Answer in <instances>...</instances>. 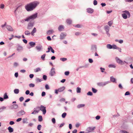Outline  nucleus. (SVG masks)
<instances>
[{
    "mask_svg": "<svg viewBox=\"0 0 133 133\" xmlns=\"http://www.w3.org/2000/svg\"><path fill=\"white\" fill-rule=\"evenodd\" d=\"M39 4L38 2H33L27 4L25 6V8L28 11H31L35 9Z\"/></svg>",
    "mask_w": 133,
    "mask_h": 133,
    "instance_id": "nucleus-1",
    "label": "nucleus"
},
{
    "mask_svg": "<svg viewBox=\"0 0 133 133\" xmlns=\"http://www.w3.org/2000/svg\"><path fill=\"white\" fill-rule=\"evenodd\" d=\"M37 13H36L35 14L28 17L24 19L25 21L28 22L31 20H34L37 17Z\"/></svg>",
    "mask_w": 133,
    "mask_h": 133,
    "instance_id": "nucleus-2",
    "label": "nucleus"
},
{
    "mask_svg": "<svg viewBox=\"0 0 133 133\" xmlns=\"http://www.w3.org/2000/svg\"><path fill=\"white\" fill-rule=\"evenodd\" d=\"M96 128L95 127H88L86 129V131L87 132H92Z\"/></svg>",
    "mask_w": 133,
    "mask_h": 133,
    "instance_id": "nucleus-3",
    "label": "nucleus"
},
{
    "mask_svg": "<svg viewBox=\"0 0 133 133\" xmlns=\"http://www.w3.org/2000/svg\"><path fill=\"white\" fill-rule=\"evenodd\" d=\"M40 110L42 111L43 114L44 115L46 113V107H44L43 105H41Z\"/></svg>",
    "mask_w": 133,
    "mask_h": 133,
    "instance_id": "nucleus-4",
    "label": "nucleus"
},
{
    "mask_svg": "<svg viewBox=\"0 0 133 133\" xmlns=\"http://www.w3.org/2000/svg\"><path fill=\"white\" fill-rule=\"evenodd\" d=\"M67 34L66 33L62 32L60 35V39H63L65 38Z\"/></svg>",
    "mask_w": 133,
    "mask_h": 133,
    "instance_id": "nucleus-5",
    "label": "nucleus"
},
{
    "mask_svg": "<svg viewBox=\"0 0 133 133\" xmlns=\"http://www.w3.org/2000/svg\"><path fill=\"white\" fill-rule=\"evenodd\" d=\"M34 23L32 22H30L28 24L27 29H31L34 26Z\"/></svg>",
    "mask_w": 133,
    "mask_h": 133,
    "instance_id": "nucleus-6",
    "label": "nucleus"
},
{
    "mask_svg": "<svg viewBox=\"0 0 133 133\" xmlns=\"http://www.w3.org/2000/svg\"><path fill=\"white\" fill-rule=\"evenodd\" d=\"M55 70L54 68H52L50 74L51 76H52L55 74Z\"/></svg>",
    "mask_w": 133,
    "mask_h": 133,
    "instance_id": "nucleus-7",
    "label": "nucleus"
},
{
    "mask_svg": "<svg viewBox=\"0 0 133 133\" xmlns=\"http://www.w3.org/2000/svg\"><path fill=\"white\" fill-rule=\"evenodd\" d=\"M107 83L106 82H99L97 83V85L99 86H103L106 85Z\"/></svg>",
    "mask_w": 133,
    "mask_h": 133,
    "instance_id": "nucleus-8",
    "label": "nucleus"
},
{
    "mask_svg": "<svg viewBox=\"0 0 133 133\" xmlns=\"http://www.w3.org/2000/svg\"><path fill=\"white\" fill-rule=\"evenodd\" d=\"M35 48L38 51H39L42 49V46L41 45H40L38 46H36Z\"/></svg>",
    "mask_w": 133,
    "mask_h": 133,
    "instance_id": "nucleus-9",
    "label": "nucleus"
},
{
    "mask_svg": "<svg viewBox=\"0 0 133 133\" xmlns=\"http://www.w3.org/2000/svg\"><path fill=\"white\" fill-rule=\"evenodd\" d=\"M87 12L90 13H92L94 12V11L93 9L90 8L87 9Z\"/></svg>",
    "mask_w": 133,
    "mask_h": 133,
    "instance_id": "nucleus-10",
    "label": "nucleus"
},
{
    "mask_svg": "<svg viewBox=\"0 0 133 133\" xmlns=\"http://www.w3.org/2000/svg\"><path fill=\"white\" fill-rule=\"evenodd\" d=\"M6 28L9 31H12L13 29L12 27L9 25H7L6 27Z\"/></svg>",
    "mask_w": 133,
    "mask_h": 133,
    "instance_id": "nucleus-11",
    "label": "nucleus"
},
{
    "mask_svg": "<svg viewBox=\"0 0 133 133\" xmlns=\"http://www.w3.org/2000/svg\"><path fill=\"white\" fill-rule=\"evenodd\" d=\"M19 116H22L25 114V112L23 110H21L19 111L18 113Z\"/></svg>",
    "mask_w": 133,
    "mask_h": 133,
    "instance_id": "nucleus-12",
    "label": "nucleus"
},
{
    "mask_svg": "<svg viewBox=\"0 0 133 133\" xmlns=\"http://www.w3.org/2000/svg\"><path fill=\"white\" fill-rule=\"evenodd\" d=\"M58 29L59 31H61L64 29V26L62 25H60L58 27Z\"/></svg>",
    "mask_w": 133,
    "mask_h": 133,
    "instance_id": "nucleus-13",
    "label": "nucleus"
},
{
    "mask_svg": "<svg viewBox=\"0 0 133 133\" xmlns=\"http://www.w3.org/2000/svg\"><path fill=\"white\" fill-rule=\"evenodd\" d=\"M36 31L37 30L36 28H34L33 30L31 32V35L32 36H34V33L36 32Z\"/></svg>",
    "mask_w": 133,
    "mask_h": 133,
    "instance_id": "nucleus-14",
    "label": "nucleus"
},
{
    "mask_svg": "<svg viewBox=\"0 0 133 133\" xmlns=\"http://www.w3.org/2000/svg\"><path fill=\"white\" fill-rule=\"evenodd\" d=\"M18 107V106L17 104H15L12 105L11 106V108L13 109H16Z\"/></svg>",
    "mask_w": 133,
    "mask_h": 133,
    "instance_id": "nucleus-15",
    "label": "nucleus"
},
{
    "mask_svg": "<svg viewBox=\"0 0 133 133\" xmlns=\"http://www.w3.org/2000/svg\"><path fill=\"white\" fill-rule=\"evenodd\" d=\"M116 59L117 62L119 64H122V63H123V61L120 60V59L118 58H116Z\"/></svg>",
    "mask_w": 133,
    "mask_h": 133,
    "instance_id": "nucleus-16",
    "label": "nucleus"
},
{
    "mask_svg": "<svg viewBox=\"0 0 133 133\" xmlns=\"http://www.w3.org/2000/svg\"><path fill=\"white\" fill-rule=\"evenodd\" d=\"M123 12H124L125 13V14H127V16L128 18H129L130 17V14L129 11H123Z\"/></svg>",
    "mask_w": 133,
    "mask_h": 133,
    "instance_id": "nucleus-17",
    "label": "nucleus"
},
{
    "mask_svg": "<svg viewBox=\"0 0 133 133\" xmlns=\"http://www.w3.org/2000/svg\"><path fill=\"white\" fill-rule=\"evenodd\" d=\"M65 88L64 87H61L58 89V91L59 92H61L63 91L64 90Z\"/></svg>",
    "mask_w": 133,
    "mask_h": 133,
    "instance_id": "nucleus-18",
    "label": "nucleus"
},
{
    "mask_svg": "<svg viewBox=\"0 0 133 133\" xmlns=\"http://www.w3.org/2000/svg\"><path fill=\"white\" fill-rule=\"evenodd\" d=\"M8 130L9 131V132H12L14 131L13 129L10 127H9L8 128Z\"/></svg>",
    "mask_w": 133,
    "mask_h": 133,
    "instance_id": "nucleus-19",
    "label": "nucleus"
},
{
    "mask_svg": "<svg viewBox=\"0 0 133 133\" xmlns=\"http://www.w3.org/2000/svg\"><path fill=\"white\" fill-rule=\"evenodd\" d=\"M29 44L31 46V47H33L35 45V43L32 42H30L29 43Z\"/></svg>",
    "mask_w": 133,
    "mask_h": 133,
    "instance_id": "nucleus-20",
    "label": "nucleus"
},
{
    "mask_svg": "<svg viewBox=\"0 0 133 133\" xmlns=\"http://www.w3.org/2000/svg\"><path fill=\"white\" fill-rule=\"evenodd\" d=\"M104 29L106 32H109V27L108 25L105 26L104 27Z\"/></svg>",
    "mask_w": 133,
    "mask_h": 133,
    "instance_id": "nucleus-21",
    "label": "nucleus"
},
{
    "mask_svg": "<svg viewBox=\"0 0 133 133\" xmlns=\"http://www.w3.org/2000/svg\"><path fill=\"white\" fill-rule=\"evenodd\" d=\"M25 34L27 36H29L31 34L30 32L28 30H26L25 31Z\"/></svg>",
    "mask_w": 133,
    "mask_h": 133,
    "instance_id": "nucleus-22",
    "label": "nucleus"
},
{
    "mask_svg": "<svg viewBox=\"0 0 133 133\" xmlns=\"http://www.w3.org/2000/svg\"><path fill=\"white\" fill-rule=\"evenodd\" d=\"M54 32V31L53 30H49L47 32V33L48 35H50L52 34V33Z\"/></svg>",
    "mask_w": 133,
    "mask_h": 133,
    "instance_id": "nucleus-23",
    "label": "nucleus"
},
{
    "mask_svg": "<svg viewBox=\"0 0 133 133\" xmlns=\"http://www.w3.org/2000/svg\"><path fill=\"white\" fill-rule=\"evenodd\" d=\"M23 50V48L21 46H18L17 49V50L19 51Z\"/></svg>",
    "mask_w": 133,
    "mask_h": 133,
    "instance_id": "nucleus-24",
    "label": "nucleus"
},
{
    "mask_svg": "<svg viewBox=\"0 0 133 133\" xmlns=\"http://www.w3.org/2000/svg\"><path fill=\"white\" fill-rule=\"evenodd\" d=\"M66 22L68 24H70L71 23L72 21L70 19H68L66 20Z\"/></svg>",
    "mask_w": 133,
    "mask_h": 133,
    "instance_id": "nucleus-25",
    "label": "nucleus"
},
{
    "mask_svg": "<svg viewBox=\"0 0 133 133\" xmlns=\"http://www.w3.org/2000/svg\"><path fill=\"white\" fill-rule=\"evenodd\" d=\"M85 106L84 104H80L78 105L77 106V108H80L83 107Z\"/></svg>",
    "mask_w": 133,
    "mask_h": 133,
    "instance_id": "nucleus-26",
    "label": "nucleus"
},
{
    "mask_svg": "<svg viewBox=\"0 0 133 133\" xmlns=\"http://www.w3.org/2000/svg\"><path fill=\"white\" fill-rule=\"evenodd\" d=\"M107 47L108 49H111L112 48V46L110 44H107Z\"/></svg>",
    "mask_w": 133,
    "mask_h": 133,
    "instance_id": "nucleus-27",
    "label": "nucleus"
},
{
    "mask_svg": "<svg viewBox=\"0 0 133 133\" xmlns=\"http://www.w3.org/2000/svg\"><path fill=\"white\" fill-rule=\"evenodd\" d=\"M41 69L39 68H37L34 70V71L35 72H37L40 71Z\"/></svg>",
    "mask_w": 133,
    "mask_h": 133,
    "instance_id": "nucleus-28",
    "label": "nucleus"
},
{
    "mask_svg": "<svg viewBox=\"0 0 133 133\" xmlns=\"http://www.w3.org/2000/svg\"><path fill=\"white\" fill-rule=\"evenodd\" d=\"M122 17L125 19H126L128 17L127 16V14L125 13L122 14Z\"/></svg>",
    "mask_w": 133,
    "mask_h": 133,
    "instance_id": "nucleus-29",
    "label": "nucleus"
},
{
    "mask_svg": "<svg viewBox=\"0 0 133 133\" xmlns=\"http://www.w3.org/2000/svg\"><path fill=\"white\" fill-rule=\"evenodd\" d=\"M39 111V110H34L33 112L31 113L32 114H36L37 113H38Z\"/></svg>",
    "mask_w": 133,
    "mask_h": 133,
    "instance_id": "nucleus-30",
    "label": "nucleus"
},
{
    "mask_svg": "<svg viewBox=\"0 0 133 133\" xmlns=\"http://www.w3.org/2000/svg\"><path fill=\"white\" fill-rule=\"evenodd\" d=\"M19 90L18 89H15L14 90V92L15 94H18L19 92Z\"/></svg>",
    "mask_w": 133,
    "mask_h": 133,
    "instance_id": "nucleus-31",
    "label": "nucleus"
},
{
    "mask_svg": "<svg viewBox=\"0 0 133 133\" xmlns=\"http://www.w3.org/2000/svg\"><path fill=\"white\" fill-rule=\"evenodd\" d=\"M111 81L113 82H115V79L113 77H110Z\"/></svg>",
    "mask_w": 133,
    "mask_h": 133,
    "instance_id": "nucleus-32",
    "label": "nucleus"
},
{
    "mask_svg": "<svg viewBox=\"0 0 133 133\" xmlns=\"http://www.w3.org/2000/svg\"><path fill=\"white\" fill-rule=\"evenodd\" d=\"M8 98V96L7 95V94L6 93H5L4 94V99H7Z\"/></svg>",
    "mask_w": 133,
    "mask_h": 133,
    "instance_id": "nucleus-33",
    "label": "nucleus"
},
{
    "mask_svg": "<svg viewBox=\"0 0 133 133\" xmlns=\"http://www.w3.org/2000/svg\"><path fill=\"white\" fill-rule=\"evenodd\" d=\"M43 120L42 116H38V121L39 122L42 121Z\"/></svg>",
    "mask_w": 133,
    "mask_h": 133,
    "instance_id": "nucleus-34",
    "label": "nucleus"
},
{
    "mask_svg": "<svg viewBox=\"0 0 133 133\" xmlns=\"http://www.w3.org/2000/svg\"><path fill=\"white\" fill-rule=\"evenodd\" d=\"M81 91V89L79 87H77V93H80Z\"/></svg>",
    "mask_w": 133,
    "mask_h": 133,
    "instance_id": "nucleus-35",
    "label": "nucleus"
},
{
    "mask_svg": "<svg viewBox=\"0 0 133 133\" xmlns=\"http://www.w3.org/2000/svg\"><path fill=\"white\" fill-rule=\"evenodd\" d=\"M66 115V113L65 112L63 113L62 115V116L63 118H64Z\"/></svg>",
    "mask_w": 133,
    "mask_h": 133,
    "instance_id": "nucleus-36",
    "label": "nucleus"
},
{
    "mask_svg": "<svg viewBox=\"0 0 133 133\" xmlns=\"http://www.w3.org/2000/svg\"><path fill=\"white\" fill-rule=\"evenodd\" d=\"M92 90L93 92L94 93H96L97 90L96 89H95L93 88H92Z\"/></svg>",
    "mask_w": 133,
    "mask_h": 133,
    "instance_id": "nucleus-37",
    "label": "nucleus"
},
{
    "mask_svg": "<svg viewBox=\"0 0 133 133\" xmlns=\"http://www.w3.org/2000/svg\"><path fill=\"white\" fill-rule=\"evenodd\" d=\"M5 5L3 4H1L0 5V8L1 9H3L4 8Z\"/></svg>",
    "mask_w": 133,
    "mask_h": 133,
    "instance_id": "nucleus-38",
    "label": "nucleus"
},
{
    "mask_svg": "<svg viewBox=\"0 0 133 133\" xmlns=\"http://www.w3.org/2000/svg\"><path fill=\"white\" fill-rule=\"evenodd\" d=\"M45 55H46V54H45L42 56L41 57V58L43 60H44V58H45Z\"/></svg>",
    "mask_w": 133,
    "mask_h": 133,
    "instance_id": "nucleus-39",
    "label": "nucleus"
},
{
    "mask_svg": "<svg viewBox=\"0 0 133 133\" xmlns=\"http://www.w3.org/2000/svg\"><path fill=\"white\" fill-rule=\"evenodd\" d=\"M41 127L42 126L41 125H38L37 127V129L38 130H41Z\"/></svg>",
    "mask_w": 133,
    "mask_h": 133,
    "instance_id": "nucleus-40",
    "label": "nucleus"
},
{
    "mask_svg": "<svg viewBox=\"0 0 133 133\" xmlns=\"http://www.w3.org/2000/svg\"><path fill=\"white\" fill-rule=\"evenodd\" d=\"M74 26L75 27H77L78 28H81V25L79 24L74 25Z\"/></svg>",
    "mask_w": 133,
    "mask_h": 133,
    "instance_id": "nucleus-41",
    "label": "nucleus"
},
{
    "mask_svg": "<svg viewBox=\"0 0 133 133\" xmlns=\"http://www.w3.org/2000/svg\"><path fill=\"white\" fill-rule=\"evenodd\" d=\"M87 95H88L92 96L93 94L91 92L89 91L87 93Z\"/></svg>",
    "mask_w": 133,
    "mask_h": 133,
    "instance_id": "nucleus-42",
    "label": "nucleus"
},
{
    "mask_svg": "<svg viewBox=\"0 0 133 133\" xmlns=\"http://www.w3.org/2000/svg\"><path fill=\"white\" fill-rule=\"evenodd\" d=\"M30 87H34L35 86V84L32 83H31L29 84Z\"/></svg>",
    "mask_w": 133,
    "mask_h": 133,
    "instance_id": "nucleus-43",
    "label": "nucleus"
},
{
    "mask_svg": "<svg viewBox=\"0 0 133 133\" xmlns=\"http://www.w3.org/2000/svg\"><path fill=\"white\" fill-rule=\"evenodd\" d=\"M112 22L111 21H110L108 22V24L110 26H111L112 24Z\"/></svg>",
    "mask_w": 133,
    "mask_h": 133,
    "instance_id": "nucleus-44",
    "label": "nucleus"
},
{
    "mask_svg": "<svg viewBox=\"0 0 133 133\" xmlns=\"http://www.w3.org/2000/svg\"><path fill=\"white\" fill-rule=\"evenodd\" d=\"M119 133H129L127 132V131H124V130H122Z\"/></svg>",
    "mask_w": 133,
    "mask_h": 133,
    "instance_id": "nucleus-45",
    "label": "nucleus"
},
{
    "mask_svg": "<svg viewBox=\"0 0 133 133\" xmlns=\"http://www.w3.org/2000/svg\"><path fill=\"white\" fill-rule=\"evenodd\" d=\"M60 60L63 61H64L67 60L66 58H60Z\"/></svg>",
    "mask_w": 133,
    "mask_h": 133,
    "instance_id": "nucleus-46",
    "label": "nucleus"
},
{
    "mask_svg": "<svg viewBox=\"0 0 133 133\" xmlns=\"http://www.w3.org/2000/svg\"><path fill=\"white\" fill-rule=\"evenodd\" d=\"M112 48L114 49H117L118 47L116 45H112Z\"/></svg>",
    "mask_w": 133,
    "mask_h": 133,
    "instance_id": "nucleus-47",
    "label": "nucleus"
},
{
    "mask_svg": "<svg viewBox=\"0 0 133 133\" xmlns=\"http://www.w3.org/2000/svg\"><path fill=\"white\" fill-rule=\"evenodd\" d=\"M52 123L54 124L56 122V120L54 118H53L52 119Z\"/></svg>",
    "mask_w": 133,
    "mask_h": 133,
    "instance_id": "nucleus-48",
    "label": "nucleus"
},
{
    "mask_svg": "<svg viewBox=\"0 0 133 133\" xmlns=\"http://www.w3.org/2000/svg\"><path fill=\"white\" fill-rule=\"evenodd\" d=\"M69 72L68 71H66L65 72L64 74L66 75H68L69 74Z\"/></svg>",
    "mask_w": 133,
    "mask_h": 133,
    "instance_id": "nucleus-49",
    "label": "nucleus"
},
{
    "mask_svg": "<svg viewBox=\"0 0 133 133\" xmlns=\"http://www.w3.org/2000/svg\"><path fill=\"white\" fill-rule=\"evenodd\" d=\"M97 1L96 0H94V5H96L97 4Z\"/></svg>",
    "mask_w": 133,
    "mask_h": 133,
    "instance_id": "nucleus-50",
    "label": "nucleus"
},
{
    "mask_svg": "<svg viewBox=\"0 0 133 133\" xmlns=\"http://www.w3.org/2000/svg\"><path fill=\"white\" fill-rule=\"evenodd\" d=\"M50 49L51 50V52H52L53 53H54V50L52 48V47L51 46H50Z\"/></svg>",
    "mask_w": 133,
    "mask_h": 133,
    "instance_id": "nucleus-51",
    "label": "nucleus"
},
{
    "mask_svg": "<svg viewBox=\"0 0 133 133\" xmlns=\"http://www.w3.org/2000/svg\"><path fill=\"white\" fill-rule=\"evenodd\" d=\"M45 88L46 89H49V87L48 84L45 85Z\"/></svg>",
    "mask_w": 133,
    "mask_h": 133,
    "instance_id": "nucleus-52",
    "label": "nucleus"
},
{
    "mask_svg": "<svg viewBox=\"0 0 133 133\" xmlns=\"http://www.w3.org/2000/svg\"><path fill=\"white\" fill-rule=\"evenodd\" d=\"M65 123H62L59 126V128H61L62 127H63Z\"/></svg>",
    "mask_w": 133,
    "mask_h": 133,
    "instance_id": "nucleus-53",
    "label": "nucleus"
},
{
    "mask_svg": "<svg viewBox=\"0 0 133 133\" xmlns=\"http://www.w3.org/2000/svg\"><path fill=\"white\" fill-rule=\"evenodd\" d=\"M24 98L23 97H22L20 98L19 99L21 102H22L24 100Z\"/></svg>",
    "mask_w": 133,
    "mask_h": 133,
    "instance_id": "nucleus-54",
    "label": "nucleus"
},
{
    "mask_svg": "<svg viewBox=\"0 0 133 133\" xmlns=\"http://www.w3.org/2000/svg\"><path fill=\"white\" fill-rule=\"evenodd\" d=\"M43 78L44 80H46L47 78V76L45 75H44L43 76Z\"/></svg>",
    "mask_w": 133,
    "mask_h": 133,
    "instance_id": "nucleus-55",
    "label": "nucleus"
},
{
    "mask_svg": "<svg viewBox=\"0 0 133 133\" xmlns=\"http://www.w3.org/2000/svg\"><path fill=\"white\" fill-rule=\"evenodd\" d=\"M36 81L37 82H39L41 81H42V80L39 78H37L36 79Z\"/></svg>",
    "mask_w": 133,
    "mask_h": 133,
    "instance_id": "nucleus-56",
    "label": "nucleus"
},
{
    "mask_svg": "<svg viewBox=\"0 0 133 133\" xmlns=\"http://www.w3.org/2000/svg\"><path fill=\"white\" fill-rule=\"evenodd\" d=\"M100 118V116H97L96 117V118L97 120L99 119Z\"/></svg>",
    "mask_w": 133,
    "mask_h": 133,
    "instance_id": "nucleus-57",
    "label": "nucleus"
},
{
    "mask_svg": "<svg viewBox=\"0 0 133 133\" xmlns=\"http://www.w3.org/2000/svg\"><path fill=\"white\" fill-rule=\"evenodd\" d=\"M89 62L90 63H92L93 62V61L92 59L90 58L89 59Z\"/></svg>",
    "mask_w": 133,
    "mask_h": 133,
    "instance_id": "nucleus-58",
    "label": "nucleus"
},
{
    "mask_svg": "<svg viewBox=\"0 0 133 133\" xmlns=\"http://www.w3.org/2000/svg\"><path fill=\"white\" fill-rule=\"evenodd\" d=\"M34 75L33 74H30L29 75V77L31 78H33L34 77Z\"/></svg>",
    "mask_w": 133,
    "mask_h": 133,
    "instance_id": "nucleus-59",
    "label": "nucleus"
},
{
    "mask_svg": "<svg viewBox=\"0 0 133 133\" xmlns=\"http://www.w3.org/2000/svg\"><path fill=\"white\" fill-rule=\"evenodd\" d=\"M45 95V93L44 92H43L42 94V96H44Z\"/></svg>",
    "mask_w": 133,
    "mask_h": 133,
    "instance_id": "nucleus-60",
    "label": "nucleus"
},
{
    "mask_svg": "<svg viewBox=\"0 0 133 133\" xmlns=\"http://www.w3.org/2000/svg\"><path fill=\"white\" fill-rule=\"evenodd\" d=\"M118 87L119 88H120L121 89H122L123 88V87H122L121 84H119L118 85Z\"/></svg>",
    "mask_w": 133,
    "mask_h": 133,
    "instance_id": "nucleus-61",
    "label": "nucleus"
},
{
    "mask_svg": "<svg viewBox=\"0 0 133 133\" xmlns=\"http://www.w3.org/2000/svg\"><path fill=\"white\" fill-rule=\"evenodd\" d=\"M65 101V99L64 98H62L60 100V102H64Z\"/></svg>",
    "mask_w": 133,
    "mask_h": 133,
    "instance_id": "nucleus-62",
    "label": "nucleus"
},
{
    "mask_svg": "<svg viewBox=\"0 0 133 133\" xmlns=\"http://www.w3.org/2000/svg\"><path fill=\"white\" fill-rule=\"evenodd\" d=\"M14 124V122L13 121H10L9 122V124L10 125H13Z\"/></svg>",
    "mask_w": 133,
    "mask_h": 133,
    "instance_id": "nucleus-63",
    "label": "nucleus"
},
{
    "mask_svg": "<svg viewBox=\"0 0 133 133\" xmlns=\"http://www.w3.org/2000/svg\"><path fill=\"white\" fill-rule=\"evenodd\" d=\"M77 130L76 129H75L72 131V133H77Z\"/></svg>",
    "mask_w": 133,
    "mask_h": 133,
    "instance_id": "nucleus-64",
    "label": "nucleus"
}]
</instances>
